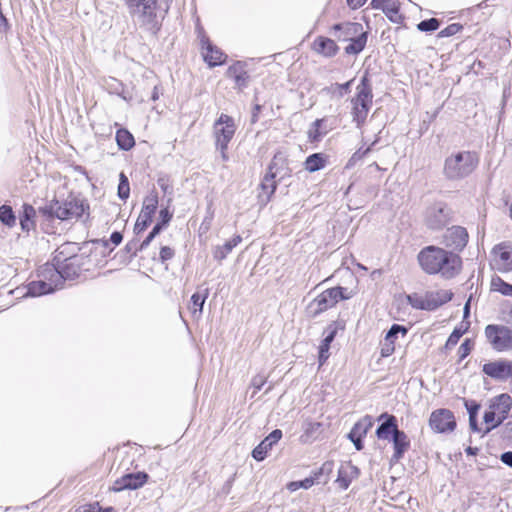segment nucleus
<instances>
[{
	"mask_svg": "<svg viewBox=\"0 0 512 512\" xmlns=\"http://www.w3.org/2000/svg\"><path fill=\"white\" fill-rule=\"evenodd\" d=\"M417 260L426 274L439 275L444 279L456 277L462 269V259L458 254L434 245L422 248Z\"/></svg>",
	"mask_w": 512,
	"mask_h": 512,
	"instance_id": "nucleus-1",
	"label": "nucleus"
},
{
	"mask_svg": "<svg viewBox=\"0 0 512 512\" xmlns=\"http://www.w3.org/2000/svg\"><path fill=\"white\" fill-rule=\"evenodd\" d=\"M478 164L479 157L476 152L459 151L445 159L443 175L448 180H462L472 174Z\"/></svg>",
	"mask_w": 512,
	"mask_h": 512,
	"instance_id": "nucleus-2",
	"label": "nucleus"
},
{
	"mask_svg": "<svg viewBox=\"0 0 512 512\" xmlns=\"http://www.w3.org/2000/svg\"><path fill=\"white\" fill-rule=\"evenodd\" d=\"M157 1L158 0H123L128 13L148 30H157ZM169 0H164L167 4Z\"/></svg>",
	"mask_w": 512,
	"mask_h": 512,
	"instance_id": "nucleus-3",
	"label": "nucleus"
},
{
	"mask_svg": "<svg viewBox=\"0 0 512 512\" xmlns=\"http://www.w3.org/2000/svg\"><path fill=\"white\" fill-rule=\"evenodd\" d=\"M356 90L357 93L351 100L352 116L357 128H361L372 106L373 99L372 87L367 74L362 77Z\"/></svg>",
	"mask_w": 512,
	"mask_h": 512,
	"instance_id": "nucleus-4",
	"label": "nucleus"
},
{
	"mask_svg": "<svg viewBox=\"0 0 512 512\" xmlns=\"http://www.w3.org/2000/svg\"><path fill=\"white\" fill-rule=\"evenodd\" d=\"M43 215L48 217H56L60 220H69L79 218L84 213V205L82 201L75 198L66 199L64 201L53 200L50 204L41 208Z\"/></svg>",
	"mask_w": 512,
	"mask_h": 512,
	"instance_id": "nucleus-5",
	"label": "nucleus"
},
{
	"mask_svg": "<svg viewBox=\"0 0 512 512\" xmlns=\"http://www.w3.org/2000/svg\"><path fill=\"white\" fill-rule=\"evenodd\" d=\"M453 298L450 290H439L435 292H427L425 295L412 293L406 295L407 302L412 308L417 310L433 311L440 306L448 303Z\"/></svg>",
	"mask_w": 512,
	"mask_h": 512,
	"instance_id": "nucleus-6",
	"label": "nucleus"
},
{
	"mask_svg": "<svg viewBox=\"0 0 512 512\" xmlns=\"http://www.w3.org/2000/svg\"><path fill=\"white\" fill-rule=\"evenodd\" d=\"M346 291L347 288L341 286L326 289L310 302L309 313L315 317L335 306L340 300L349 299L350 295Z\"/></svg>",
	"mask_w": 512,
	"mask_h": 512,
	"instance_id": "nucleus-7",
	"label": "nucleus"
},
{
	"mask_svg": "<svg viewBox=\"0 0 512 512\" xmlns=\"http://www.w3.org/2000/svg\"><path fill=\"white\" fill-rule=\"evenodd\" d=\"M485 337L497 352L512 350V328L506 325L489 324L485 327Z\"/></svg>",
	"mask_w": 512,
	"mask_h": 512,
	"instance_id": "nucleus-8",
	"label": "nucleus"
},
{
	"mask_svg": "<svg viewBox=\"0 0 512 512\" xmlns=\"http://www.w3.org/2000/svg\"><path fill=\"white\" fill-rule=\"evenodd\" d=\"M452 220V210L444 202L438 201L426 208L424 221L431 230H441Z\"/></svg>",
	"mask_w": 512,
	"mask_h": 512,
	"instance_id": "nucleus-9",
	"label": "nucleus"
},
{
	"mask_svg": "<svg viewBox=\"0 0 512 512\" xmlns=\"http://www.w3.org/2000/svg\"><path fill=\"white\" fill-rule=\"evenodd\" d=\"M215 145L222 146L229 145L236 132V124L234 119L227 115L221 114L215 121L214 126Z\"/></svg>",
	"mask_w": 512,
	"mask_h": 512,
	"instance_id": "nucleus-10",
	"label": "nucleus"
},
{
	"mask_svg": "<svg viewBox=\"0 0 512 512\" xmlns=\"http://www.w3.org/2000/svg\"><path fill=\"white\" fill-rule=\"evenodd\" d=\"M429 426L436 433L453 432L456 428V420L453 412L446 408L434 410L429 418Z\"/></svg>",
	"mask_w": 512,
	"mask_h": 512,
	"instance_id": "nucleus-11",
	"label": "nucleus"
},
{
	"mask_svg": "<svg viewBox=\"0 0 512 512\" xmlns=\"http://www.w3.org/2000/svg\"><path fill=\"white\" fill-rule=\"evenodd\" d=\"M77 257L66 258L62 263L58 262V266L54 265L45 269L46 273L51 274L52 278L60 284L62 288L65 280H72L79 275V267L76 264Z\"/></svg>",
	"mask_w": 512,
	"mask_h": 512,
	"instance_id": "nucleus-12",
	"label": "nucleus"
},
{
	"mask_svg": "<svg viewBox=\"0 0 512 512\" xmlns=\"http://www.w3.org/2000/svg\"><path fill=\"white\" fill-rule=\"evenodd\" d=\"M158 207V195L156 192H151L147 195L143 202L142 210L134 225V232L140 234L144 232L151 224L153 216Z\"/></svg>",
	"mask_w": 512,
	"mask_h": 512,
	"instance_id": "nucleus-13",
	"label": "nucleus"
},
{
	"mask_svg": "<svg viewBox=\"0 0 512 512\" xmlns=\"http://www.w3.org/2000/svg\"><path fill=\"white\" fill-rule=\"evenodd\" d=\"M489 408L496 411L498 419L493 425L487 426L485 434L500 426L507 419L512 408V398L507 393L500 394L491 400Z\"/></svg>",
	"mask_w": 512,
	"mask_h": 512,
	"instance_id": "nucleus-14",
	"label": "nucleus"
},
{
	"mask_svg": "<svg viewBox=\"0 0 512 512\" xmlns=\"http://www.w3.org/2000/svg\"><path fill=\"white\" fill-rule=\"evenodd\" d=\"M482 371L492 379L504 381L512 378V361L499 359L485 363Z\"/></svg>",
	"mask_w": 512,
	"mask_h": 512,
	"instance_id": "nucleus-15",
	"label": "nucleus"
},
{
	"mask_svg": "<svg viewBox=\"0 0 512 512\" xmlns=\"http://www.w3.org/2000/svg\"><path fill=\"white\" fill-rule=\"evenodd\" d=\"M469 239L466 228L462 226H452L444 234V244L453 251H462Z\"/></svg>",
	"mask_w": 512,
	"mask_h": 512,
	"instance_id": "nucleus-16",
	"label": "nucleus"
},
{
	"mask_svg": "<svg viewBox=\"0 0 512 512\" xmlns=\"http://www.w3.org/2000/svg\"><path fill=\"white\" fill-rule=\"evenodd\" d=\"M149 476L145 472L128 473L118 478L111 490L114 492H120L126 489L136 490L142 487L148 480Z\"/></svg>",
	"mask_w": 512,
	"mask_h": 512,
	"instance_id": "nucleus-17",
	"label": "nucleus"
},
{
	"mask_svg": "<svg viewBox=\"0 0 512 512\" xmlns=\"http://www.w3.org/2000/svg\"><path fill=\"white\" fill-rule=\"evenodd\" d=\"M200 41L202 49L204 50L202 53L204 61L210 67L220 66L225 63L227 55L224 52H222L220 48L213 45L208 39V37H206L205 35H201Z\"/></svg>",
	"mask_w": 512,
	"mask_h": 512,
	"instance_id": "nucleus-18",
	"label": "nucleus"
},
{
	"mask_svg": "<svg viewBox=\"0 0 512 512\" xmlns=\"http://www.w3.org/2000/svg\"><path fill=\"white\" fill-rule=\"evenodd\" d=\"M275 166L276 161L274 159L269 165L268 172L265 174L260 184L261 192L259 193L258 198L264 205L270 201L277 187L275 178L277 177L278 172L274 171Z\"/></svg>",
	"mask_w": 512,
	"mask_h": 512,
	"instance_id": "nucleus-19",
	"label": "nucleus"
},
{
	"mask_svg": "<svg viewBox=\"0 0 512 512\" xmlns=\"http://www.w3.org/2000/svg\"><path fill=\"white\" fill-rule=\"evenodd\" d=\"M493 264L500 272H512V246L499 244L493 248Z\"/></svg>",
	"mask_w": 512,
	"mask_h": 512,
	"instance_id": "nucleus-20",
	"label": "nucleus"
},
{
	"mask_svg": "<svg viewBox=\"0 0 512 512\" xmlns=\"http://www.w3.org/2000/svg\"><path fill=\"white\" fill-rule=\"evenodd\" d=\"M45 277L48 278V281L38 280L30 282L27 285V292L25 296L37 297L52 293L55 290L60 289V284L56 282L54 278H52L51 274L47 273Z\"/></svg>",
	"mask_w": 512,
	"mask_h": 512,
	"instance_id": "nucleus-21",
	"label": "nucleus"
},
{
	"mask_svg": "<svg viewBox=\"0 0 512 512\" xmlns=\"http://www.w3.org/2000/svg\"><path fill=\"white\" fill-rule=\"evenodd\" d=\"M364 30L361 23L358 22H343L334 24L331 27L333 36L342 42H347L351 37L355 36L356 33H360Z\"/></svg>",
	"mask_w": 512,
	"mask_h": 512,
	"instance_id": "nucleus-22",
	"label": "nucleus"
},
{
	"mask_svg": "<svg viewBox=\"0 0 512 512\" xmlns=\"http://www.w3.org/2000/svg\"><path fill=\"white\" fill-rule=\"evenodd\" d=\"M282 438V431L280 429L273 430L267 437H265L252 451V457L256 461H263L268 451Z\"/></svg>",
	"mask_w": 512,
	"mask_h": 512,
	"instance_id": "nucleus-23",
	"label": "nucleus"
},
{
	"mask_svg": "<svg viewBox=\"0 0 512 512\" xmlns=\"http://www.w3.org/2000/svg\"><path fill=\"white\" fill-rule=\"evenodd\" d=\"M384 421L377 427L376 436L380 440H389L399 429L397 419L394 415L382 413L378 421Z\"/></svg>",
	"mask_w": 512,
	"mask_h": 512,
	"instance_id": "nucleus-24",
	"label": "nucleus"
},
{
	"mask_svg": "<svg viewBox=\"0 0 512 512\" xmlns=\"http://www.w3.org/2000/svg\"><path fill=\"white\" fill-rule=\"evenodd\" d=\"M312 49L317 54L331 58L334 57L339 52V47L333 39L318 36L312 43Z\"/></svg>",
	"mask_w": 512,
	"mask_h": 512,
	"instance_id": "nucleus-25",
	"label": "nucleus"
},
{
	"mask_svg": "<svg viewBox=\"0 0 512 512\" xmlns=\"http://www.w3.org/2000/svg\"><path fill=\"white\" fill-rule=\"evenodd\" d=\"M246 65L244 62L236 61L234 64L229 66L226 71L227 77L234 80L236 87L239 90L247 87L249 75L245 69Z\"/></svg>",
	"mask_w": 512,
	"mask_h": 512,
	"instance_id": "nucleus-26",
	"label": "nucleus"
},
{
	"mask_svg": "<svg viewBox=\"0 0 512 512\" xmlns=\"http://www.w3.org/2000/svg\"><path fill=\"white\" fill-rule=\"evenodd\" d=\"M407 332L408 329L405 326L393 324L386 333L385 342L381 348V355L383 357L390 356L395 350L394 343L398 335L402 334V336H405Z\"/></svg>",
	"mask_w": 512,
	"mask_h": 512,
	"instance_id": "nucleus-27",
	"label": "nucleus"
},
{
	"mask_svg": "<svg viewBox=\"0 0 512 512\" xmlns=\"http://www.w3.org/2000/svg\"><path fill=\"white\" fill-rule=\"evenodd\" d=\"M394 453L391 457V462H398L403 458L405 452L410 447V441L406 433L402 430H398L392 437Z\"/></svg>",
	"mask_w": 512,
	"mask_h": 512,
	"instance_id": "nucleus-28",
	"label": "nucleus"
},
{
	"mask_svg": "<svg viewBox=\"0 0 512 512\" xmlns=\"http://www.w3.org/2000/svg\"><path fill=\"white\" fill-rule=\"evenodd\" d=\"M359 475V469L351 463L342 464L338 470V477L336 482L339 487L346 490L351 484L352 480Z\"/></svg>",
	"mask_w": 512,
	"mask_h": 512,
	"instance_id": "nucleus-29",
	"label": "nucleus"
},
{
	"mask_svg": "<svg viewBox=\"0 0 512 512\" xmlns=\"http://www.w3.org/2000/svg\"><path fill=\"white\" fill-rule=\"evenodd\" d=\"M368 39V33L362 30L360 33H356L355 36L351 37L347 42L349 44L345 47V53L348 55H357L362 52L366 46Z\"/></svg>",
	"mask_w": 512,
	"mask_h": 512,
	"instance_id": "nucleus-30",
	"label": "nucleus"
},
{
	"mask_svg": "<svg viewBox=\"0 0 512 512\" xmlns=\"http://www.w3.org/2000/svg\"><path fill=\"white\" fill-rule=\"evenodd\" d=\"M209 296V289L205 288L203 291L195 292L191 296V303L192 306H190L191 313L194 317H200L203 311V306L206 302V299Z\"/></svg>",
	"mask_w": 512,
	"mask_h": 512,
	"instance_id": "nucleus-31",
	"label": "nucleus"
},
{
	"mask_svg": "<svg viewBox=\"0 0 512 512\" xmlns=\"http://www.w3.org/2000/svg\"><path fill=\"white\" fill-rule=\"evenodd\" d=\"M242 241V237L240 235L234 236L232 239L225 242V244L221 246H217L213 252V256L216 260L222 261L224 260L229 253Z\"/></svg>",
	"mask_w": 512,
	"mask_h": 512,
	"instance_id": "nucleus-32",
	"label": "nucleus"
},
{
	"mask_svg": "<svg viewBox=\"0 0 512 512\" xmlns=\"http://www.w3.org/2000/svg\"><path fill=\"white\" fill-rule=\"evenodd\" d=\"M374 424L373 417L370 415H365L358 422L354 424L351 431L349 432V436H357L364 438L368 431L372 428Z\"/></svg>",
	"mask_w": 512,
	"mask_h": 512,
	"instance_id": "nucleus-33",
	"label": "nucleus"
},
{
	"mask_svg": "<svg viewBox=\"0 0 512 512\" xmlns=\"http://www.w3.org/2000/svg\"><path fill=\"white\" fill-rule=\"evenodd\" d=\"M327 157L323 153H314L309 155L305 162L304 168L308 172H316L323 169L326 165Z\"/></svg>",
	"mask_w": 512,
	"mask_h": 512,
	"instance_id": "nucleus-34",
	"label": "nucleus"
},
{
	"mask_svg": "<svg viewBox=\"0 0 512 512\" xmlns=\"http://www.w3.org/2000/svg\"><path fill=\"white\" fill-rule=\"evenodd\" d=\"M116 142L119 149L128 151L135 145L133 135L124 128H120L116 132Z\"/></svg>",
	"mask_w": 512,
	"mask_h": 512,
	"instance_id": "nucleus-35",
	"label": "nucleus"
},
{
	"mask_svg": "<svg viewBox=\"0 0 512 512\" xmlns=\"http://www.w3.org/2000/svg\"><path fill=\"white\" fill-rule=\"evenodd\" d=\"M491 291L499 292L504 296H512V284L505 282L499 276L491 279Z\"/></svg>",
	"mask_w": 512,
	"mask_h": 512,
	"instance_id": "nucleus-36",
	"label": "nucleus"
},
{
	"mask_svg": "<svg viewBox=\"0 0 512 512\" xmlns=\"http://www.w3.org/2000/svg\"><path fill=\"white\" fill-rule=\"evenodd\" d=\"M0 221L3 225L7 227H13L16 224V217L12 210V207L9 205L0 206Z\"/></svg>",
	"mask_w": 512,
	"mask_h": 512,
	"instance_id": "nucleus-37",
	"label": "nucleus"
},
{
	"mask_svg": "<svg viewBox=\"0 0 512 512\" xmlns=\"http://www.w3.org/2000/svg\"><path fill=\"white\" fill-rule=\"evenodd\" d=\"M379 137H376V139L368 145L366 148H359L356 152L353 153L351 158L349 159L348 165H354L358 161L362 160L368 153L371 152L373 147L378 143Z\"/></svg>",
	"mask_w": 512,
	"mask_h": 512,
	"instance_id": "nucleus-38",
	"label": "nucleus"
},
{
	"mask_svg": "<svg viewBox=\"0 0 512 512\" xmlns=\"http://www.w3.org/2000/svg\"><path fill=\"white\" fill-rule=\"evenodd\" d=\"M130 194V186L127 176L121 172L119 175V185H118V197L121 200H126Z\"/></svg>",
	"mask_w": 512,
	"mask_h": 512,
	"instance_id": "nucleus-39",
	"label": "nucleus"
},
{
	"mask_svg": "<svg viewBox=\"0 0 512 512\" xmlns=\"http://www.w3.org/2000/svg\"><path fill=\"white\" fill-rule=\"evenodd\" d=\"M440 26V21L436 18H430L422 20L417 24L418 30L422 32H433L436 31Z\"/></svg>",
	"mask_w": 512,
	"mask_h": 512,
	"instance_id": "nucleus-40",
	"label": "nucleus"
},
{
	"mask_svg": "<svg viewBox=\"0 0 512 512\" xmlns=\"http://www.w3.org/2000/svg\"><path fill=\"white\" fill-rule=\"evenodd\" d=\"M338 331V325L337 323L333 322L328 325V327L324 331V339L322 340L321 344L324 346H329L334 341L336 334Z\"/></svg>",
	"mask_w": 512,
	"mask_h": 512,
	"instance_id": "nucleus-41",
	"label": "nucleus"
},
{
	"mask_svg": "<svg viewBox=\"0 0 512 512\" xmlns=\"http://www.w3.org/2000/svg\"><path fill=\"white\" fill-rule=\"evenodd\" d=\"M314 484V479L312 477L305 478L300 481H292L287 485L289 491L294 492L300 488L308 489L312 487Z\"/></svg>",
	"mask_w": 512,
	"mask_h": 512,
	"instance_id": "nucleus-42",
	"label": "nucleus"
},
{
	"mask_svg": "<svg viewBox=\"0 0 512 512\" xmlns=\"http://www.w3.org/2000/svg\"><path fill=\"white\" fill-rule=\"evenodd\" d=\"M463 29V26L459 23H452L445 27L443 30H441L438 34V37L444 38V37H450L457 33H459Z\"/></svg>",
	"mask_w": 512,
	"mask_h": 512,
	"instance_id": "nucleus-43",
	"label": "nucleus"
},
{
	"mask_svg": "<svg viewBox=\"0 0 512 512\" xmlns=\"http://www.w3.org/2000/svg\"><path fill=\"white\" fill-rule=\"evenodd\" d=\"M352 82H353V79H351V80H349V81H347V82H345L343 84L336 83V84L332 85L330 88H326L325 90H328V91H330V90H333V91L338 90L339 97H343L344 94H346L347 92L350 91V87H351Z\"/></svg>",
	"mask_w": 512,
	"mask_h": 512,
	"instance_id": "nucleus-44",
	"label": "nucleus"
},
{
	"mask_svg": "<svg viewBox=\"0 0 512 512\" xmlns=\"http://www.w3.org/2000/svg\"><path fill=\"white\" fill-rule=\"evenodd\" d=\"M473 343L470 339H465L458 349L460 360L465 359L471 352Z\"/></svg>",
	"mask_w": 512,
	"mask_h": 512,
	"instance_id": "nucleus-45",
	"label": "nucleus"
},
{
	"mask_svg": "<svg viewBox=\"0 0 512 512\" xmlns=\"http://www.w3.org/2000/svg\"><path fill=\"white\" fill-rule=\"evenodd\" d=\"M322 123H323L322 119H316L313 122V127L308 132L310 140L318 141L320 139L321 133L319 132V128L322 125Z\"/></svg>",
	"mask_w": 512,
	"mask_h": 512,
	"instance_id": "nucleus-46",
	"label": "nucleus"
},
{
	"mask_svg": "<svg viewBox=\"0 0 512 512\" xmlns=\"http://www.w3.org/2000/svg\"><path fill=\"white\" fill-rule=\"evenodd\" d=\"M464 405L467 409L469 417H477L478 411L480 409V404L474 400H466L464 399Z\"/></svg>",
	"mask_w": 512,
	"mask_h": 512,
	"instance_id": "nucleus-47",
	"label": "nucleus"
},
{
	"mask_svg": "<svg viewBox=\"0 0 512 512\" xmlns=\"http://www.w3.org/2000/svg\"><path fill=\"white\" fill-rule=\"evenodd\" d=\"M22 208L23 210L20 215V219L34 221V218L36 216V210L34 209V207L30 204L25 203Z\"/></svg>",
	"mask_w": 512,
	"mask_h": 512,
	"instance_id": "nucleus-48",
	"label": "nucleus"
},
{
	"mask_svg": "<svg viewBox=\"0 0 512 512\" xmlns=\"http://www.w3.org/2000/svg\"><path fill=\"white\" fill-rule=\"evenodd\" d=\"M465 333V330L461 328H455L447 339L446 346H454L458 343L461 336Z\"/></svg>",
	"mask_w": 512,
	"mask_h": 512,
	"instance_id": "nucleus-49",
	"label": "nucleus"
},
{
	"mask_svg": "<svg viewBox=\"0 0 512 512\" xmlns=\"http://www.w3.org/2000/svg\"><path fill=\"white\" fill-rule=\"evenodd\" d=\"M174 257V250L169 246H163L160 249L159 258L162 263L172 259Z\"/></svg>",
	"mask_w": 512,
	"mask_h": 512,
	"instance_id": "nucleus-50",
	"label": "nucleus"
},
{
	"mask_svg": "<svg viewBox=\"0 0 512 512\" xmlns=\"http://www.w3.org/2000/svg\"><path fill=\"white\" fill-rule=\"evenodd\" d=\"M267 381V377L262 374H258L252 378L251 385L255 389V392L261 390V388L265 385Z\"/></svg>",
	"mask_w": 512,
	"mask_h": 512,
	"instance_id": "nucleus-51",
	"label": "nucleus"
},
{
	"mask_svg": "<svg viewBox=\"0 0 512 512\" xmlns=\"http://www.w3.org/2000/svg\"><path fill=\"white\" fill-rule=\"evenodd\" d=\"M498 419V415L496 413L495 410L493 409H490L485 411L484 415H483V420L485 422V424H487L488 426H491L493 425Z\"/></svg>",
	"mask_w": 512,
	"mask_h": 512,
	"instance_id": "nucleus-52",
	"label": "nucleus"
},
{
	"mask_svg": "<svg viewBox=\"0 0 512 512\" xmlns=\"http://www.w3.org/2000/svg\"><path fill=\"white\" fill-rule=\"evenodd\" d=\"M157 183L159 185V187L161 188V190L165 193V194H171L173 189H172V186L169 184V180L168 178L166 177H160L158 180H157Z\"/></svg>",
	"mask_w": 512,
	"mask_h": 512,
	"instance_id": "nucleus-53",
	"label": "nucleus"
},
{
	"mask_svg": "<svg viewBox=\"0 0 512 512\" xmlns=\"http://www.w3.org/2000/svg\"><path fill=\"white\" fill-rule=\"evenodd\" d=\"M329 349H330L329 346H324L323 344H320V346H319V357H318L320 365H323L324 362L328 359V357H329Z\"/></svg>",
	"mask_w": 512,
	"mask_h": 512,
	"instance_id": "nucleus-54",
	"label": "nucleus"
},
{
	"mask_svg": "<svg viewBox=\"0 0 512 512\" xmlns=\"http://www.w3.org/2000/svg\"><path fill=\"white\" fill-rule=\"evenodd\" d=\"M125 249L127 252L131 253L132 256H136L138 251H141L139 249V244L137 241H130L126 244Z\"/></svg>",
	"mask_w": 512,
	"mask_h": 512,
	"instance_id": "nucleus-55",
	"label": "nucleus"
},
{
	"mask_svg": "<svg viewBox=\"0 0 512 512\" xmlns=\"http://www.w3.org/2000/svg\"><path fill=\"white\" fill-rule=\"evenodd\" d=\"M160 218H161L160 222L162 224H164L165 226H167L172 218V214L168 211L167 208H164V209L160 210Z\"/></svg>",
	"mask_w": 512,
	"mask_h": 512,
	"instance_id": "nucleus-56",
	"label": "nucleus"
},
{
	"mask_svg": "<svg viewBox=\"0 0 512 512\" xmlns=\"http://www.w3.org/2000/svg\"><path fill=\"white\" fill-rule=\"evenodd\" d=\"M349 440L354 444L356 450L361 451L364 448L363 438L357 436H349Z\"/></svg>",
	"mask_w": 512,
	"mask_h": 512,
	"instance_id": "nucleus-57",
	"label": "nucleus"
},
{
	"mask_svg": "<svg viewBox=\"0 0 512 512\" xmlns=\"http://www.w3.org/2000/svg\"><path fill=\"white\" fill-rule=\"evenodd\" d=\"M501 461L509 466L510 468H512V452L511 451H507V452H504L501 457H500Z\"/></svg>",
	"mask_w": 512,
	"mask_h": 512,
	"instance_id": "nucleus-58",
	"label": "nucleus"
},
{
	"mask_svg": "<svg viewBox=\"0 0 512 512\" xmlns=\"http://www.w3.org/2000/svg\"><path fill=\"white\" fill-rule=\"evenodd\" d=\"M20 225H21V229L23 231L29 232L31 229L34 228L35 223H34V221H31V220L20 219Z\"/></svg>",
	"mask_w": 512,
	"mask_h": 512,
	"instance_id": "nucleus-59",
	"label": "nucleus"
},
{
	"mask_svg": "<svg viewBox=\"0 0 512 512\" xmlns=\"http://www.w3.org/2000/svg\"><path fill=\"white\" fill-rule=\"evenodd\" d=\"M366 1L367 0H347V4L351 9L356 10L362 7Z\"/></svg>",
	"mask_w": 512,
	"mask_h": 512,
	"instance_id": "nucleus-60",
	"label": "nucleus"
},
{
	"mask_svg": "<svg viewBox=\"0 0 512 512\" xmlns=\"http://www.w3.org/2000/svg\"><path fill=\"white\" fill-rule=\"evenodd\" d=\"M75 512H96V504H85L76 509Z\"/></svg>",
	"mask_w": 512,
	"mask_h": 512,
	"instance_id": "nucleus-61",
	"label": "nucleus"
},
{
	"mask_svg": "<svg viewBox=\"0 0 512 512\" xmlns=\"http://www.w3.org/2000/svg\"><path fill=\"white\" fill-rule=\"evenodd\" d=\"M320 427V423H313V422H310L308 423L306 429H305V434L302 436H308L310 433H313L315 431H317Z\"/></svg>",
	"mask_w": 512,
	"mask_h": 512,
	"instance_id": "nucleus-62",
	"label": "nucleus"
},
{
	"mask_svg": "<svg viewBox=\"0 0 512 512\" xmlns=\"http://www.w3.org/2000/svg\"><path fill=\"white\" fill-rule=\"evenodd\" d=\"M122 239H123V235L118 231H114L110 236V241L114 245H119L122 242Z\"/></svg>",
	"mask_w": 512,
	"mask_h": 512,
	"instance_id": "nucleus-63",
	"label": "nucleus"
},
{
	"mask_svg": "<svg viewBox=\"0 0 512 512\" xmlns=\"http://www.w3.org/2000/svg\"><path fill=\"white\" fill-rule=\"evenodd\" d=\"M469 426L473 432H480L478 427L477 417H469Z\"/></svg>",
	"mask_w": 512,
	"mask_h": 512,
	"instance_id": "nucleus-64",
	"label": "nucleus"
}]
</instances>
